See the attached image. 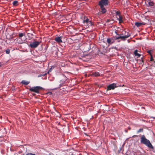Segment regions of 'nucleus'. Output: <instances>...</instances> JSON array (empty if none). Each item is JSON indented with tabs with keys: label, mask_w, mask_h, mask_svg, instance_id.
<instances>
[{
	"label": "nucleus",
	"mask_w": 155,
	"mask_h": 155,
	"mask_svg": "<svg viewBox=\"0 0 155 155\" xmlns=\"http://www.w3.org/2000/svg\"><path fill=\"white\" fill-rule=\"evenodd\" d=\"M140 142L141 143L144 144L148 147L151 149L153 148V147L152 145L149 140L146 138L144 135H142L140 138Z\"/></svg>",
	"instance_id": "nucleus-1"
},
{
	"label": "nucleus",
	"mask_w": 155,
	"mask_h": 155,
	"mask_svg": "<svg viewBox=\"0 0 155 155\" xmlns=\"http://www.w3.org/2000/svg\"><path fill=\"white\" fill-rule=\"evenodd\" d=\"M110 3L109 0H101L98 3V5L100 8H102L104 6H107Z\"/></svg>",
	"instance_id": "nucleus-2"
},
{
	"label": "nucleus",
	"mask_w": 155,
	"mask_h": 155,
	"mask_svg": "<svg viewBox=\"0 0 155 155\" xmlns=\"http://www.w3.org/2000/svg\"><path fill=\"white\" fill-rule=\"evenodd\" d=\"M41 43V41H35L31 42L28 46L32 48H35L38 47Z\"/></svg>",
	"instance_id": "nucleus-3"
},
{
	"label": "nucleus",
	"mask_w": 155,
	"mask_h": 155,
	"mask_svg": "<svg viewBox=\"0 0 155 155\" xmlns=\"http://www.w3.org/2000/svg\"><path fill=\"white\" fill-rule=\"evenodd\" d=\"M43 88L40 86L34 87L29 89V91L31 92H34L36 93H39V91L42 90Z\"/></svg>",
	"instance_id": "nucleus-4"
},
{
	"label": "nucleus",
	"mask_w": 155,
	"mask_h": 155,
	"mask_svg": "<svg viewBox=\"0 0 155 155\" xmlns=\"http://www.w3.org/2000/svg\"><path fill=\"white\" fill-rule=\"evenodd\" d=\"M127 35H125V36H122L121 35H119V36L117 37L116 38V40H117L119 39H121L123 41H124L126 40V39L129 37L130 36V35L128 33H127Z\"/></svg>",
	"instance_id": "nucleus-5"
},
{
	"label": "nucleus",
	"mask_w": 155,
	"mask_h": 155,
	"mask_svg": "<svg viewBox=\"0 0 155 155\" xmlns=\"http://www.w3.org/2000/svg\"><path fill=\"white\" fill-rule=\"evenodd\" d=\"M115 83H113L110 84L107 87V91L114 90L115 88L117 87Z\"/></svg>",
	"instance_id": "nucleus-6"
},
{
	"label": "nucleus",
	"mask_w": 155,
	"mask_h": 155,
	"mask_svg": "<svg viewBox=\"0 0 155 155\" xmlns=\"http://www.w3.org/2000/svg\"><path fill=\"white\" fill-rule=\"evenodd\" d=\"M54 40L58 43H60L62 42L61 38V37H57L55 38Z\"/></svg>",
	"instance_id": "nucleus-7"
},
{
	"label": "nucleus",
	"mask_w": 155,
	"mask_h": 155,
	"mask_svg": "<svg viewBox=\"0 0 155 155\" xmlns=\"http://www.w3.org/2000/svg\"><path fill=\"white\" fill-rule=\"evenodd\" d=\"M91 76L97 77L100 76V74L98 72H94L91 74Z\"/></svg>",
	"instance_id": "nucleus-8"
},
{
	"label": "nucleus",
	"mask_w": 155,
	"mask_h": 155,
	"mask_svg": "<svg viewBox=\"0 0 155 155\" xmlns=\"http://www.w3.org/2000/svg\"><path fill=\"white\" fill-rule=\"evenodd\" d=\"M117 19L119 21V23H121L123 22V18L121 15H119L118 18L117 17Z\"/></svg>",
	"instance_id": "nucleus-9"
},
{
	"label": "nucleus",
	"mask_w": 155,
	"mask_h": 155,
	"mask_svg": "<svg viewBox=\"0 0 155 155\" xmlns=\"http://www.w3.org/2000/svg\"><path fill=\"white\" fill-rule=\"evenodd\" d=\"M116 32V34L117 35H121L122 36H125V35H127V32H126V31H124L123 32H122V33L120 34H118L116 32Z\"/></svg>",
	"instance_id": "nucleus-10"
},
{
	"label": "nucleus",
	"mask_w": 155,
	"mask_h": 155,
	"mask_svg": "<svg viewBox=\"0 0 155 155\" xmlns=\"http://www.w3.org/2000/svg\"><path fill=\"white\" fill-rule=\"evenodd\" d=\"M138 51L137 50H135L134 52V54L135 56H137L138 57H140L141 56V54L138 53Z\"/></svg>",
	"instance_id": "nucleus-11"
},
{
	"label": "nucleus",
	"mask_w": 155,
	"mask_h": 155,
	"mask_svg": "<svg viewBox=\"0 0 155 155\" xmlns=\"http://www.w3.org/2000/svg\"><path fill=\"white\" fill-rule=\"evenodd\" d=\"M144 25V24H143V23H141L140 22H136L135 23V25H136L137 27H139L141 26L142 25Z\"/></svg>",
	"instance_id": "nucleus-12"
},
{
	"label": "nucleus",
	"mask_w": 155,
	"mask_h": 155,
	"mask_svg": "<svg viewBox=\"0 0 155 155\" xmlns=\"http://www.w3.org/2000/svg\"><path fill=\"white\" fill-rule=\"evenodd\" d=\"M30 83V81H26L25 80H23L21 82V83L22 84L27 85L29 84Z\"/></svg>",
	"instance_id": "nucleus-13"
},
{
	"label": "nucleus",
	"mask_w": 155,
	"mask_h": 155,
	"mask_svg": "<svg viewBox=\"0 0 155 155\" xmlns=\"http://www.w3.org/2000/svg\"><path fill=\"white\" fill-rule=\"evenodd\" d=\"M18 35H19V37H18L20 39H21V38L22 37H23V36H25V33H20Z\"/></svg>",
	"instance_id": "nucleus-14"
},
{
	"label": "nucleus",
	"mask_w": 155,
	"mask_h": 155,
	"mask_svg": "<svg viewBox=\"0 0 155 155\" xmlns=\"http://www.w3.org/2000/svg\"><path fill=\"white\" fill-rule=\"evenodd\" d=\"M101 8V12L102 13L104 14L106 12V10L105 8H104V7H103L102 8Z\"/></svg>",
	"instance_id": "nucleus-15"
},
{
	"label": "nucleus",
	"mask_w": 155,
	"mask_h": 155,
	"mask_svg": "<svg viewBox=\"0 0 155 155\" xmlns=\"http://www.w3.org/2000/svg\"><path fill=\"white\" fill-rule=\"evenodd\" d=\"M89 19L88 18H87L86 19H84L83 21V23H86L87 24L89 22Z\"/></svg>",
	"instance_id": "nucleus-16"
},
{
	"label": "nucleus",
	"mask_w": 155,
	"mask_h": 155,
	"mask_svg": "<svg viewBox=\"0 0 155 155\" xmlns=\"http://www.w3.org/2000/svg\"><path fill=\"white\" fill-rule=\"evenodd\" d=\"M18 2L17 1H15L13 2V6H17L18 5Z\"/></svg>",
	"instance_id": "nucleus-17"
},
{
	"label": "nucleus",
	"mask_w": 155,
	"mask_h": 155,
	"mask_svg": "<svg viewBox=\"0 0 155 155\" xmlns=\"http://www.w3.org/2000/svg\"><path fill=\"white\" fill-rule=\"evenodd\" d=\"M107 42L108 43V44H112L113 43V42H111V40L109 38H107Z\"/></svg>",
	"instance_id": "nucleus-18"
},
{
	"label": "nucleus",
	"mask_w": 155,
	"mask_h": 155,
	"mask_svg": "<svg viewBox=\"0 0 155 155\" xmlns=\"http://www.w3.org/2000/svg\"><path fill=\"white\" fill-rule=\"evenodd\" d=\"M148 4L149 6H153L154 5V3L153 2H150Z\"/></svg>",
	"instance_id": "nucleus-19"
},
{
	"label": "nucleus",
	"mask_w": 155,
	"mask_h": 155,
	"mask_svg": "<svg viewBox=\"0 0 155 155\" xmlns=\"http://www.w3.org/2000/svg\"><path fill=\"white\" fill-rule=\"evenodd\" d=\"M143 128H140V129H139V130H138L137 131V133H139L140 132H143Z\"/></svg>",
	"instance_id": "nucleus-20"
},
{
	"label": "nucleus",
	"mask_w": 155,
	"mask_h": 155,
	"mask_svg": "<svg viewBox=\"0 0 155 155\" xmlns=\"http://www.w3.org/2000/svg\"><path fill=\"white\" fill-rule=\"evenodd\" d=\"M116 15H118L119 16V15H120V13L119 11H117L116 12Z\"/></svg>",
	"instance_id": "nucleus-21"
},
{
	"label": "nucleus",
	"mask_w": 155,
	"mask_h": 155,
	"mask_svg": "<svg viewBox=\"0 0 155 155\" xmlns=\"http://www.w3.org/2000/svg\"><path fill=\"white\" fill-rule=\"evenodd\" d=\"M5 51L7 54H9L10 53V50L8 49H7Z\"/></svg>",
	"instance_id": "nucleus-22"
},
{
	"label": "nucleus",
	"mask_w": 155,
	"mask_h": 155,
	"mask_svg": "<svg viewBox=\"0 0 155 155\" xmlns=\"http://www.w3.org/2000/svg\"><path fill=\"white\" fill-rule=\"evenodd\" d=\"M26 155H37L35 154H33L31 153H27Z\"/></svg>",
	"instance_id": "nucleus-23"
},
{
	"label": "nucleus",
	"mask_w": 155,
	"mask_h": 155,
	"mask_svg": "<svg viewBox=\"0 0 155 155\" xmlns=\"http://www.w3.org/2000/svg\"><path fill=\"white\" fill-rule=\"evenodd\" d=\"M150 61H153V59L152 55H151L150 56Z\"/></svg>",
	"instance_id": "nucleus-24"
},
{
	"label": "nucleus",
	"mask_w": 155,
	"mask_h": 155,
	"mask_svg": "<svg viewBox=\"0 0 155 155\" xmlns=\"http://www.w3.org/2000/svg\"><path fill=\"white\" fill-rule=\"evenodd\" d=\"M151 50H148V51H147V52L150 54V55L151 56V55H152L151 53Z\"/></svg>",
	"instance_id": "nucleus-25"
},
{
	"label": "nucleus",
	"mask_w": 155,
	"mask_h": 155,
	"mask_svg": "<svg viewBox=\"0 0 155 155\" xmlns=\"http://www.w3.org/2000/svg\"><path fill=\"white\" fill-rule=\"evenodd\" d=\"M88 23H89V24H90V25L91 26L93 25L92 23V21H89Z\"/></svg>",
	"instance_id": "nucleus-26"
},
{
	"label": "nucleus",
	"mask_w": 155,
	"mask_h": 155,
	"mask_svg": "<svg viewBox=\"0 0 155 155\" xmlns=\"http://www.w3.org/2000/svg\"><path fill=\"white\" fill-rule=\"evenodd\" d=\"M141 60L142 62V63L143 62V58H141Z\"/></svg>",
	"instance_id": "nucleus-27"
},
{
	"label": "nucleus",
	"mask_w": 155,
	"mask_h": 155,
	"mask_svg": "<svg viewBox=\"0 0 155 155\" xmlns=\"http://www.w3.org/2000/svg\"><path fill=\"white\" fill-rule=\"evenodd\" d=\"M137 137V135H134L133 136V137Z\"/></svg>",
	"instance_id": "nucleus-28"
},
{
	"label": "nucleus",
	"mask_w": 155,
	"mask_h": 155,
	"mask_svg": "<svg viewBox=\"0 0 155 155\" xmlns=\"http://www.w3.org/2000/svg\"><path fill=\"white\" fill-rule=\"evenodd\" d=\"M2 65V63L1 62H0V67H1Z\"/></svg>",
	"instance_id": "nucleus-29"
},
{
	"label": "nucleus",
	"mask_w": 155,
	"mask_h": 155,
	"mask_svg": "<svg viewBox=\"0 0 155 155\" xmlns=\"http://www.w3.org/2000/svg\"><path fill=\"white\" fill-rule=\"evenodd\" d=\"M107 21H108V22H109V20H107Z\"/></svg>",
	"instance_id": "nucleus-30"
},
{
	"label": "nucleus",
	"mask_w": 155,
	"mask_h": 155,
	"mask_svg": "<svg viewBox=\"0 0 155 155\" xmlns=\"http://www.w3.org/2000/svg\"><path fill=\"white\" fill-rule=\"evenodd\" d=\"M31 34L32 36L33 35L32 34Z\"/></svg>",
	"instance_id": "nucleus-31"
},
{
	"label": "nucleus",
	"mask_w": 155,
	"mask_h": 155,
	"mask_svg": "<svg viewBox=\"0 0 155 155\" xmlns=\"http://www.w3.org/2000/svg\"><path fill=\"white\" fill-rule=\"evenodd\" d=\"M51 68H50V70H49V71H50V70H51Z\"/></svg>",
	"instance_id": "nucleus-32"
},
{
	"label": "nucleus",
	"mask_w": 155,
	"mask_h": 155,
	"mask_svg": "<svg viewBox=\"0 0 155 155\" xmlns=\"http://www.w3.org/2000/svg\"><path fill=\"white\" fill-rule=\"evenodd\" d=\"M51 68H50V70H49V71H50V70H51Z\"/></svg>",
	"instance_id": "nucleus-33"
},
{
	"label": "nucleus",
	"mask_w": 155,
	"mask_h": 155,
	"mask_svg": "<svg viewBox=\"0 0 155 155\" xmlns=\"http://www.w3.org/2000/svg\"><path fill=\"white\" fill-rule=\"evenodd\" d=\"M154 62H155V61H154Z\"/></svg>",
	"instance_id": "nucleus-34"
}]
</instances>
